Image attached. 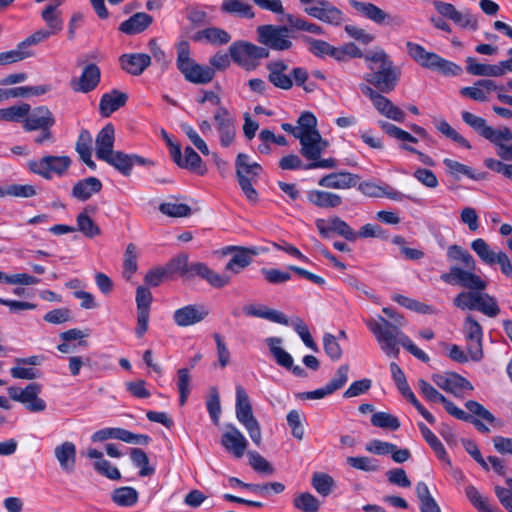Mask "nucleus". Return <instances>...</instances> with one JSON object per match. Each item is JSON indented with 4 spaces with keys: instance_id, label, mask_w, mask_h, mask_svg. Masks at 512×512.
Here are the masks:
<instances>
[{
    "instance_id": "obj_1",
    "label": "nucleus",
    "mask_w": 512,
    "mask_h": 512,
    "mask_svg": "<svg viewBox=\"0 0 512 512\" xmlns=\"http://www.w3.org/2000/svg\"><path fill=\"white\" fill-rule=\"evenodd\" d=\"M369 72L364 74V80L373 85L381 93L395 90L401 78V69L390 59L382 49L364 56Z\"/></svg>"
},
{
    "instance_id": "obj_2",
    "label": "nucleus",
    "mask_w": 512,
    "mask_h": 512,
    "mask_svg": "<svg viewBox=\"0 0 512 512\" xmlns=\"http://www.w3.org/2000/svg\"><path fill=\"white\" fill-rule=\"evenodd\" d=\"M372 334L375 336L381 350L389 357L398 358L400 346L404 347L417 359L428 362L429 356L418 348L412 340L396 327L387 326V329L380 330L375 323H370Z\"/></svg>"
},
{
    "instance_id": "obj_3",
    "label": "nucleus",
    "mask_w": 512,
    "mask_h": 512,
    "mask_svg": "<svg viewBox=\"0 0 512 512\" xmlns=\"http://www.w3.org/2000/svg\"><path fill=\"white\" fill-rule=\"evenodd\" d=\"M176 52L177 69L181 72L186 81L197 85H204L213 80L215 70L209 66L198 64L191 57L190 45L187 41L178 43L176 45Z\"/></svg>"
},
{
    "instance_id": "obj_4",
    "label": "nucleus",
    "mask_w": 512,
    "mask_h": 512,
    "mask_svg": "<svg viewBox=\"0 0 512 512\" xmlns=\"http://www.w3.org/2000/svg\"><path fill=\"white\" fill-rule=\"evenodd\" d=\"M229 54L232 61L242 69L253 71L259 66L261 59L269 57L270 52L266 47L238 40L230 45Z\"/></svg>"
},
{
    "instance_id": "obj_5",
    "label": "nucleus",
    "mask_w": 512,
    "mask_h": 512,
    "mask_svg": "<svg viewBox=\"0 0 512 512\" xmlns=\"http://www.w3.org/2000/svg\"><path fill=\"white\" fill-rule=\"evenodd\" d=\"M406 46L411 58L425 68L440 71L446 76H457L462 72L461 66L440 57L436 53L426 51L419 44L407 42Z\"/></svg>"
},
{
    "instance_id": "obj_6",
    "label": "nucleus",
    "mask_w": 512,
    "mask_h": 512,
    "mask_svg": "<svg viewBox=\"0 0 512 512\" xmlns=\"http://www.w3.org/2000/svg\"><path fill=\"white\" fill-rule=\"evenodd\" d=\"M235 410L237 420L245 427L253 443L260 446L262 442L261 427L253 415L249 396L241 385L236 386Z\"/></svg>"
},
{
    "instance_id": "obj_7",
    "label": "nucleus",
    "mask_w": 512,
    "mask_h": 512,
    "mask_svg": "<svg viewBox=\"0 0 512 512\" xmlns=\"http://www.w3.org/2000/svg\"><path fill=\"white\" fill-rule=\"evenodd\" d=\"M257 41L268 50L285 51L292 48L290 31L283 25H260L256 29Z\"/></svg>"
},
{
    "instance_id": "obj_8",
    "label": "nucleus",
    "mask_w": 512,
    "mask_h": 512,
    "mask_svg": "<svg viewBox=\"0 0 512 512\" xmlns=\"http://www.w3.org/2000/svg\"><path fill=\"white\" fill-rule=\"evenodd\" d=\"M42 386L38 383H30L24 389L10 386L7 388L9 397L16 402L25 404L31 412H41L46 409V403L38 395Z\"/></svg>"
},
{
    "instance_id": "obj_9",
    "label": "nucleus",
    "mask_w": 512,
    "mask_h": 512,
    "mask_svg": "<svg viewBox=\"0 0 512 512\" xmlns=\"http://www.w3.org/2000/svg\"><path fill=\"white\" fill-rule=\"evenodd\" d=\"M441 280L450 285H460L470 291H484L487 283L470 269L464 270L457 266H452L448 273L440 276Z\"/></svg>"
},
{
    "instance_id": "obj_10",
    "label": "nucleus",
    "mask_w": 512,
    "mask_h": 512,
    "mask_svg": "<svg viewBox=\"0 0 512 512\" xmlns=\"http://www.w3.org/2000/svg\"><path fill=\"white\" fill-rule=\"evenodd\" d=\"M71 159L68 156H44L40 160L28 162L29 169L45 179H50L51 174L62 175L69 168Z\"/></svg>"
},
{
    "instance_id": "obj_11",
    "label": "nucleus",
    "mask_w": 512,
    "mask_h": 512,
    "mask_svg": "<svg viewBox=\"0 0 512 512\" xmlns=\"http://www.w3.org/2000/svg\"><path fill=\"white\" fill-rule=\"evenodd\" d=\"M463 331L467 341V352L472 361H480L483 357L482 326L474 319L473 316L468 315L463 324Z\"/></svg>"
},
{
    "instance_id": "obj_12",
    "label": "nucleus",
    "mask_w": 512,
    "mask_h": 512,
    "mask_svg": "<svg viewBox=\"0 0 512 512\" xmlns=\"http://www.w3.org/2000/svg\"><path fill=\"white\" fill-rule=\"evenodd\" d=\"M349 4L362 16L378 25H401L403 22L400 17L389 15L373 3L349 0Z\"/></svg>"
},
{
    "instance_id": "obj_13",
    "label": "nucleus",
    "mask_w": 512,
    "mask_h": 512,
    "mask_svg": "<svg viewBox=\"0 0 512 512\" xmlns=\"http://www.w3.org/2000/svg\"><path fill=\"white\" fill-rule=\"evenodd\" d=\"M315 6L305 8V12L313 18L324 23L340 26L344 20V13L327 0H317Z\"/></svg>"
},
{
    "instance_id": "obj_14",
    "label": "nucleus",
    "mask_w": 512,
    "mask_h": 512,
    "mask_svg": "<svg viewBox=\"0 0 512 512\" xmlns=\"http://www.w3.org/2000/svg\"><path fill=\"white\" fill-rule=\"evenodd\" d=\"M316 227L320 235L324 238H328L331 232L343 237L347 241L354 242L358 238L356 231L351 226L338 216H333L328 219V224L324 219H316Z\"/></svg>"
},
{
    "instance_id": "obj_15",
    "label": "nucleus",
    "mask_w": 512,
    "mask_h": 512,
    "mask_svg": "<svg viewBox=\"0 0 512 512\" xmlns=\"http://www.w3.org/2000/svg\"><path fill=\"white\" fill-rule=\"evenodd\" d=\"M209 315V310L202 304H189L173 313V321L179 327H188L200 323Z\"/></svg>"
},
{
    "instance_id": "obj_16",
    "label": "nucleus",
    "mask_w": 512,
    "mask_h": 512,
    "mask_svg": "<svg viewBox=\"0 0 512 512\" xmlns=\"http://www.w3.org/2000/svg\"><path fill=\"white\" fill-rule=\"evenodd\" d=\"M221 445L234 457L241 458L248 446V441L237 427L228 424L221 436Z\"/></svg>"
},
{
    "instance_id": "obj_17",
    "label": "nucleus",
    "mask_w": 512,
    "mask_h": 512,
    "mask_svg": "<svg viewBox=\"0 0 512 512\" xmlns=\"http://www.w3.org/2000/svg\"><path fill=\"white\" fill-rule=\"evenodd\" d=\"M55 124L53 113L46 106H39L30 110L25 116L23 129L27 132L52 128Z\"/></svg>"
},
{
    "instance_id": "obj_18",
    "label": "nucleus",
    "mask_w": 512,
    "mask_h": 512,
    "mask_svg": "<svg viewBox=\"0 0 512 512\" xmlns=\"http://www.w3.org/2000/svg\"><path fill=\"white\" fill-rule=\"evenodd\" d=\"M104 162L113 166L124 176H129L134 165H147L151 161L136 154H125L121 151H114Z\"/></svg>"
},
{
    "instance_id": "obj_19",
    "label": "nucleus",
    "mask_w": 512,
    "mask_h": 512,
    "mask_svg": "<svg viewBox=\"0 0 512 512\" xmlns=\"http://www.w3.org/2000/svg\"><path fill=\"white\" fill-rule=\"evenodd\" d=\"M214 121L220 134V142L223 147L232 144L235 138V120L224 107H219L214 114Z\"/></svg>"
},
{
    "instance_id": "obj_20",
    "label": "nucleus",
    "mask_w": 512,
    "mask_h": 512,
    "mask_svg": "<svg viewBox=\"0 0 512 512\" xmlns=\"http://www.w3.org/2000/svg\"><path fill=\"white\" fill-rule=\"evenodd\" d=\"M227 250L234 252V254L227 262L225 270L234 274H239L241 271H243L251 264L253 257L258 255V251L254 247L247 248L241 246H230L227 247Z\"/></svg>"
},
{
    "instance_id": "obj_21",
    "label": "nucleus",
    "mask_w": 512,
    "mask_h": 512,
    "mask_svg": "<svg viewBox=\"0 0 512 512\" xmlns=\"http://www.w3.org/2000/svg\"><path fill=\"white\" fill-rule=\"evenodd\" d=\"M301 144V154L308 160H318L322 152L328 147V142L324 140L320 133L301 134L298 136Z\"/></svg>"
},
{
    "instance_id": "obj_22",
    "label": "nucleus",
    "mask_w": 512,
    "mask_h": 512,
    "mask_svg": "<svg viewBox=\"0 0 512 512\" xmlns=\"http://www.w3.org/2000/svg\"><path fill=\"white\" fill-rule=\"evenodd\" d=\"M358 190L368 197L381 198L387 197L391 200L401 202L404 199H411L410 196L405 195L404 193L392 188L388 184L384 186L378 185L374 182L364 181L359 183Z\"/></svg>"
},
{
    "instance_id": "obj_23",
    "label": "nucleus",
    "mask_w": 512,
    "mask_h": 512,
    "mask_svg": "<svg viewBox=\"0 0 512 512\" xmlns=\"http://www.w3.org/2000/svg\"><path fill=\"white\" fill-rule=\"evenodd\" d=\"M119 63L128 74L139 76L151 65V56L146 53H125L119 57Z\"/></svg>"
},
{
    "instance_id": "obj_24",
    "label": "nucleus",
    "mask_w": 512,
    "mask_h": 512,
    "mask_svg": "<svg viewBox=\"0 0 512 512\" xmlns=\"http://www.w3.org/2000/svg\"><path fill=\"white\" fill-rule=\"evenodd\" d=\"M433 382L446 392L458 395L462 390H473L472 384L459 374L452 373L450 375L434 374Z\"/></svg>"
},
{
    "instance_id": "obj_25",
    "label": "nucleus",
    "mask_w": 512,
    "mask_h": 512,
    "mask_svg": "<svg viewBox=\"0 0 512 512\" xmlns=\"http://www.w3.org/2000/svg\"><path fill=\"white\" fill-rule=\"evenodd\" d=\"M268 70V81L275 87L283 90H289L293 86V79L286 74L288 65L282 61H272L266 66Z\"/></svg>"
},
{
    "instance_id": "obj_26",
    "label": "nucleus",
    "mask_w": 512,
    "mask_h": 512,
    "mask_svg": "<svg viewBox=\"0 0 512 512\" xmlns=\"http://www.w3.org/2000/svg\"><path fill=\"white\" fill-rule=\"evenodd\" d=\"M115 130L112 124H106L97 134L95 140L96 157L104 161L114 152Z\"/></svg>"
},
{
    "instance_id": "obj_27",
    "label": "nucleus",
    "mask_w": 512,
    "mask_h": 512,
    "mask_svg": "<svg viewBox=\"0 0 512 512\" xmlns=\"http://www.w3.org/2000/svg\"><path fill=\"white\" fill-rule=\"evenodd\" d=\"M359 176L350 172H334L323 176L318 184L331 189H349L355 187Z\"/></svg>"
},
{
    "instance_id": "obj_28",
    "label": "nucleus",
    "mask_w": 512,
    "mask_h": 512,
    "mask_svg": "<svg viewBox=\"0 0 512 512\" xmlns=\"http://www.w3.org/2000/svg\"><path fill=\"white\" fill-rule=\"evenodd\" d=\"M101 72L96 64L87 65L80 78L72 82V89L77 92L88 93L94 90L100 82Z\"/></svg>"
},
{
    "instance_id": "obj_29",
    "label": "nucleus",
    "mask_w": 512,
    "mask_h": 512,
    "mask_svg": "<svg viewBox=\"0 0 512 512\" xmlns=\"http://www.w3.org/2000/svg\"><path fill=\"white\" fill-rule=\"evenodd\" d=\"M502 61L498 64H483L478 63L474 57L466 58V71L475 76L484 77H500L505 75V68L502 66Z\"/></svg>"
},
{
    "instance_id": "obj_30",
    "label": "nucleus",
    "mask_w": 512,
    "mask_h": 512,
    "mask_svg": "<svg viewBox=\"0 0 512 512\" xmlns=\"http://www.w3.org/2000/svg\"><path fill=\"white\" fill-rule=\"evenodd\" d=\"M243 312L247 316L263 318L278 324L289 325V320L284 313L278 310L269 309L265 305H246Z\"/></svg>"
},
{
    "instance_id": "obj_31",
    "label": "nucleus",
    "mask_w": 512,
    "mask_h": 512,
    "mask_svg": "<svg viewBox=\"0 0 512 512\" xmlns=\"http://www.w3.org/2000/svg\"><path fill=\"white\" fill-rule=\"evenodd\" d=\"M153 22V17L144 12H137L123 21L119 30L127 35H135L145 31Z\"/></svg>"
},
{
    "instance_id": "obj_32",
    "label": "nucleus",
    "mask_w": 512,
    "mask_h": 512,
    "mask_svg": "<svg viewBox=\"0 0 512 512\" xmlns=\"http://www.w3.org/2000/svg\"><path fill=\"white\" fill-rule=\"evenodd\" d=\"M128 100L126 93L112 90L102 95L99 103V111L103 117H109L113 112L123 107Z\"/></svg>"
},
{
    "instance_id": "obj_33",
    "label": "nucleus",
    "mask_w": 512,
    "mask_h": 512,
    "mask_svg": "<svg viewBox=\"0 0 512 512\" xmlns=\"http://www.w3.org/2000/svg\"><path fill=\"white\" fill-rule=\"evenodd\" d=\"M308 201L318 208L332 209L342 204V197L324 190H311L307 193Z\"/></svg>"
},
{
    "instance_id": "obj_34",
    "label": "nucleus",
    "mask_w": 512,
    "mask_h": 512,
    "mask_svg": "<svg viewBox=\"0 0 512 512\" xmlns=\"http://www.w3.org/2000/svg\"><path fill=\"white\" fill-rule=\"evenodd\" d=\"M102 189L101 181L96 177L79 180L72 188V196L80 201L88 200Z\"/></svg>"
},
{
    "instance_id": "obj_35",
    "label": "nucleus",
    "mask_w": 512,
    "mask_h": 512,
    "mask_svg": "<svg viewBox=\"0 0 512 512\" xmlns=\"http://www.w3.org/2000/svg\"><path fill=\"white\" fill-rule=\"evenodd\" d=\"M62 4V0H55L54 3L48 4L41 12V17L47 25V30L52 34H58L63 29V19L58 7Z\"/></svg>"
},
{
    "instance_id": "obj_36",
    "label": "nucleus",
    "mask_w": 512,
    "mask_h": 512,
    "mask_svg": "<svg viewBox=\"0 0 512 512\" xmlns=\"http://www.w3.org/2000/svg\"><path fill=\"white\" fill-rule=\"evenodd\" d=\"M54 455L58 460L60 467L66 472L74 470L76 462V446L73 442L66 441L54 449Z\"/></svg>"
},
{
    "instance_id": "obj_37",
    "label": "nucleus",
    "mask_w": 512,
    "mask_h": 512,
    "mask_svg": "<svg viewBox=\"0 0 512 512\" xmlns=\"http://www.w3.org/2000/svg\"><path fill=\"white\" fill-rule=\"evenodd\" d=\"M372 104L381 115L389 119L400 123L405 120L404 111L395 106L383 93H380Z\"/></svg>"
},
{
    "instance_id": "obj_38",
    "label": "nucleus",
    "mask_w": 512,
    "mask_h": 512,
    "mask_svg": "<svg viewBox=\"0 0 512 512\" xmlns=\"http://www.w3.org/2000/svg\"><path fill=\"white\" fill-rule=\"evenodd\" d=\"M199 276L215 288H223L231 281L229 276L219 274L202 262H196L194 277Z\"/></svg>"
},
{
    "instance_id": "obj_39",
    "label": "nucleus",
    "mask_w": 512,
    "mask_h": 512,
    "mask_svg": "<svg viewBox=\"0 0 512 512\" xmlns=\"http://www.w3.org/2000/svg\"><path fill=\"white\" fill-rule=\"evenodd\" d=\"M236 175L238 180L252 179L256 180L262 167L256 162H249L248 155L239 153L236 158Z\"/></svg>"
},
{
    "instance_id": "obj_40",
    "label": "nucleus",
    "mask_w": 512,
    "mask_h": 512,
    "mask_svg": "<svg viewBox=\"0 0 512 512\" xmlns=\"http://www.w3.org/2000/svg\"><path fill=\"white\" fill-rule=\"evenodd\" d=\"M92 137L89 131L82 130L78 136L76 142V151L78 152L80 159L92 170L96 169V164L92 160Z\"/></svg>"
},
{
    "instance_id": "obj_41",
    "label": "nucleus",
    "mask_w": 512,
    "mask_h": 512,
    "mask_svg": "<svg viewBox=\"0 0 512 512\" xmlns=\"http://www.w3.org/2000/svg\"><path fill=\"white\" fill-rule=\"evenodd\" d=\"M416 495L421 512H441V508L430 493L427 484L420 481L416 484Z\"/></svg>"
},
{
    "instance_id": "obj_42",
    "label": "nucleus",
    "mask_w": 512,
    "mask_h": 512,
    "mask_svg": "<svg viewBox=\"0 0 512 512\" xmlns=\"http://www.w3.org/2000/svg\"><path fill=\"white\" fill-rule=\"evenodd\" d=\"M283 340L280 337H269L266 343L269 347L270 353L274 357L276 363L284 368H292L293 358L282 347Z\"/></svg>"
},
{
    "instance_id": "obj_43",
    "label": "nucleus",
    "mask_w": 512,
    "mask_h": 512,
    "mask_svg": "<svg viewBox=\"0 0 512 512\" xmlns=\"http://www.w3.org/2000/svg\"><path fill=\"white\" fill-rule=\"evenodd\" d=\"M383 313L387 315L390 319L393 320V322H389L387 319H385L382 316H378V319H367L365 320V324L368 327V329L372 332V328L370 326V323H375L380 327V330L387 329V326L396 327L397 329L401 330V327L405 326L406 321L404 317L400 314H398L396 311L389 307H384L382 309Z\"/></svg>"
},
{
    "instance_id": "obj_44",
    "label": "nucleus",
    "mask_w": 512,
    "mask_h": 512,
    "mask_svg": "<svg viewBox=\"0 0 512 512\" xmlns=\"http://www.w3.org/2000/svg\"><path fill=\"white\" fill-rule=\"evenodd\" d=\"M195 263H189V257L187 254H180L173 258L168 264V270L171 273H177L180 276L191 279L194 277Z\"/></svg>"
},
{
    "instance_id": "obj_45",
    "label": "nucleus",
    "mask_w": 512,
    "mask_h": 512,
    "mask_svg": "<svg viewBox=\"0 0 512 512\" xmlns=\"http://www.w3.org/2000/svg\"><path fill=\"white\" fill-rule=\"evenodd\" d=\"M179 167L204 175L207 172L206 166L199 154L190 146L184 149V156Z\"/></svg>"
},
{
    "instance_id": "obj_46",
    "label": "nucleus",
    "mask_w": 512,
    "mask_h": 512,
    "mask_svg": "<svg viewBox=\"0 0 512 512\" xmlns=\"http://www.w3.org/2000/svg\"><path fill=\"white\" fill-rule=\"evenodd\" d=\"M111 499L120 507H132L138 501V492L129 486L116 488L111 494Z\"/></svg>"
},
{
    "instance_id": "obj_47",
    "label": "nucleus",
    "mask_w": 512,
    "mask_h": 512,
    "mask_svg": "<svg viewBox=\"0 0 512 512\" xmlns=\"http://www.w3.org/2000/svg\"><path fill=\"white\" fill-rule=\"evenodd\" d=\"M220 9L222 12L236 14L246 19H252L255 17L252 6L240 0L225 1L222 3Z\"/></svg>"
},
{
    "instance_id": "obj_48",
    "label": "nucleus",
    "mask_w": 512,
    "mask_h": 512,
    "mask_svg": "<svg viewBox=\"0 0 512 512\" xmlns=\"http://www.w3.org/2000/svg\"><path fill=\"white\" fill-rule=\"evenodd\" d=\"M471 248L485 264H496L500 252L493 251L484 239L478 238L472 241Z\"/></svg>"
},
{
    "instance_id": "obj_49",
    "label": "nucleus",
    "mask_w": 512,
    "mask_h": 512,
    "mask_svg": "<svg viewBox=\"0 0 512 512\" xmlns=\"http://www.w3.org/2000/svg\"><path fill=\"white\" fill-rule=\"evenodd\" d=\"M30 111V105L22 103L0 109V120L7 122H20L24 124L25 116Z\"/></svg>"
},
{
    "instance_id": "obj_50",
    "label": "nucleus",
    "mask_w": 512,
    "mask_h": 512,
    "mask_svg": "<svg viewBox=\"0 0 512 512\" xmlns=\"http://www.w3.org/2000/svg\"><path fill=\"white\" fill-rule=\"evenodd\" d=\"M462 120L469 125L472 129H474L479 135L488 140V137L491 136L492 127L489 126L486 120L482 117L476 116L475 114L463 111L461 113Z\"/></svg>"
},
{
    "instance_id": "obj_51",
    "label": "nucleus",
    "mask_w": 512,
    "mask_h": 512,
    "mask_svg": "<svg viewBox=\"0 0 512 512\" xmlns=\"http://www.w3.org/2000/svg\"><path fill=\"white\" fill-rule=\"evenodd\" d=\"M418 426L423 438L434 450L437 457L442 461H447L448 463H450L445 448L441 441L437 438V436L425 424L419 423Z\"/></svg>"
},
{
    "instance_id": "obj_52",
    "label": "nucleus",
    "mask_w": 512,
    "mask_h": 512,
    "mask_svg": "<svg viewBox=\"0 0 512 512\" xmlns=\"http://www.w3.org/2000/svg\"><path fill=\"white\" fill-rule=\"evenodd\" d=\"M88 207H86L76 218V230L82 232L86 237L93 238L100 235L101 230L99 226L87 214Z\"/></svg>"
},
{
    "instance_id": "obj_53",
    "label": "nucleus",
    "mask_w": 512,
    "mask_h": 512,
    "mask_svg": "<svg viewBox=\"0 0 512 512\" xmlns=\"http://www.w3.org/2000/svg\"><path fill=\"white\" fill-rule=\"evenodd\" d=\"M137 268V248L133 243H130L124 254L123 277L125 280L131 281Z\"/></svg>"
},
{
    "instance_id": "obj_54",
    "label": "nucleus",
    "mask_w": 512,
    "mask_h": 512,
    "mask_svg": "<svg viewBox=\"0 0 512 512\" xmlns=\"http://www.w3.org/2000/svg\"><path fill=\"white\" fill-rule=\"evenodd\" d=\"M177 388L179 391V403L184 406L191 392V376L187 368L177 371Z\"/></svg>"
},
{
    "instance_id": "obj_55",
    "label": "nucleus",
    "mask_w": 512,
    "mask_h": 512,
    "mask_svg": "<svg viewBox=\"0 0 512 512\" xmlns=\"http://www.w3.org/2000/svg\"><path fill=\"white\" fill-rule=\"evenodd\" d=\"M293 504L302 512H318L320 507L319 500L309 492L300 493L294 498Z\"/></svg>"
},
{
    "instance_id": "obj_56",
    "label": "nucleus",
    "mask_w": 512,
    "mask_h": 512,
    "mask_svg": "<svg viewBox=\"0 0 512 512\" xmlns=\"http://www.w3.org/2000/svg\"><path fill=\"white\" fill-rule=\"evenodd\" d=\"M480 294L478 291L461 292L454 298L453 303L462 310H476Z\"/></svg>"
},
{
    "instance_id": "obj_57",
    "label": "nucleus",
    "mask_w": 512,
    "mask_h": 512,
    "mask_svg": "<svg viewBox=\"0 0 512 512\" xmlns=\"http://www.w3.org/2000/svg\"><path fill=\"white\" fill-rule=\"evenodd\" d=\"M371 424L375 427L395 431L400 427V421L396 416L387 412H376L371 417Z\"/></svg>"
},
{
    "instance_id": "obj_58",
    "label": "nucleus",
    "mask_w": 512,
    "mask_h": 512,
    "mask_svg": "<svg viewBox=\"0 0 512 512\" xmlns=\"http://www.w3.org/2000/svg\"><path fill=\"white\" fill-rule=\"evenodd\" d=\"M465 494L479 512H495L488 504L487 498L483 497L475 486L468 485L465 488Z\"/></svg>"
},
{
    "instance_id": "obj_59",
    "label": "nucleus",
    "mask_w": 512,
    "mask_h": 512,
    "mask_svg": "<svg viewBox=\"0 0 512 512\" xmlns=\"http://www.w3.org/2000/svg\"><path fill=\"white\" fill-rule=\"evenodd\" d=\"M477 305L478 306L476 310L482 312L488 317L494 318L500 313V308L496 299L487 293H483L482 291Z\"/></svg>"
},
{
    "instance_id": "obj_60",
    "label": "nucleus",
    "mask_w": 512,
    "mask_h": 512,
    "mask_svg": "<svg viewBox=\"0 0 512 512\" xmlns=\"http://www.w3.org/2000/svg\"><path fill=\"white\" fill-rule=\"evenodd\" d=\"M199 36L215 45L227 44L231 40L227 31L217 27L206 28L199 32Z\"/></svg>"
},
{
    "instance_id": "obj_61",
    "label": "nucleus",
    "mask_w": 512,
    "mask_h": 512,
    "mask_svg": "<svg viewBox=\"0 0 512 512\" xmlns=\"http://www.w3.org/2000/svg\"><path fill=\"white\" fill-rule=\"evenodd\" d=\"M447 256L449 259L461 261L466 268L474 270L476 262L472 255L461 246L452 245L448 248Z\"/></svg>"
},
{
    "instance_id": "obj_62",
    "label": "nucleus",
    "mask_w": 512,
    "mask_h": 512,
    "mask_svg": "<svg viewBox=\"0 0 512 512\" xmlns=\"http://www.w3.org/2000/svg\"><path fill=\"white\" fill-rule=\"evenodd\" d=\"M436 128L439 132L445 135L447 138L452 141L458 143L459 145L465 147L466 149H470V142L465 139L462 135H460L454 128L450 126V124L446 120H440L436 123Z\"/></svg>"
},
{
    "instance_id": "obj_63",
    "label": "nucleus",
    "mask_w": 512,
    "mask_h": 512,
    "mask_svg": "<svg viewBox=\"0 0 512 512\" xmlns=\"http://www.w3.org/2000/svg\"><path fill=\"white\" fill-rule=\"evenodd\" d=\"M130 456L133 464L140 468L139 474L141 476H149L154 473V469L148 466V456L143 450L139 448H132Z\"/></svg>"
},
{
    "instance_id": "obj_64",
    "label": "nucleus",
    "mask_w": 512,
    "mask_h": 512,
    "mask_svg": "<svg viewBox=\"0 0 512 512\" xmlns=\"http://www.w3.org/2000/svg\"><path fill=\"white\" fill-rule=\"evenodd\" d=\"M334 485V480L331 476L325 473H315L312 477V486L322 496H328Z\"/></svg>"
}]
</instances>
